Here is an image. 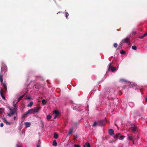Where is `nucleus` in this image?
<instances>
[{
    "mask_svg": "<svg viewBox=\"0 0 147 147\" xmlns=\"http://www.w3.org/2000/svg\"><path fill=\"white\" fill-rule=\"evenodd\" d=\"M7 67L4 64L2 65L1 72L0 73H1V75L3 76V75L5 76L6 74V71H7Z\"/></svg>",
    "mask_w": 147,
    "mask_h": 147,
    "instance_id": "nucleus-1",
    "label": "nucleus"
},
{
    "mask_svg": "<svg viewBox=\"0 0 147 147\" xmlns=\"http://www.w3.org/2000/svg\"><path fill=\"white\" fill-rule=\"evenodd\" d=\"M3 76L1 75V73H0V81L1 82L2 84H3V87L6 90H7V87L6 85V83L5 82L3 83Z\"/></svg>",
    "mask_w": 147,
    "mask_h": 147,
    "instance_id": "nucleus-2",
    "label": "nucleus"
},
{
    "mask_svg": "<svg viewBox=\"0 0 147 147\" xmlns=\"http://www.w3.org/2000/svg\"><path fill=\"white\" fill-rule=\"evenodd\" d=\"M5 91L3 90V89H1L0 91V95L2 98L4 100H5V96L4 93H5Z\"/></svg>",
    "mask_w": 147,
    "mask_h": 147,
    "instance_id": "nucleus-3",
    "label": "nucleus"
},
{
    "mask_svg": "<svg viewBox=\"0 0 147 147\" xmlns=\"http://www.w3.org/2000/svg\"><path fill=\"white\" fill-rule=\"evenodd\" d=\"M105 124V121L104 120H100L98 122V125L100 126H102Z\"/></svg>",
    "mask_w": 147,
    "mask_h": 147,
    "instance_id": "nucleus-4",
    "label": "nucleus"
},
{
    "mask_svg": "<svg viewBox=\"0 0 147 147\" xmlns=\"http://www.w3.org/2000/svg\"><path fill=\"white\" fill-rule=\"evenodd\" d=\"M38 111H34V113H37L38 112ZM33 111H28L26 113L24 114L23 115L22 117H24L28 114L33 113H33Z\"/></svg>",
    "mask_w": 147,
    "mask_h": 147,
    "instance_id": "nucleus-5",
    "label": "nucleus"
},
{
    "mask_svg": "<svg viewBox=\"0 0 147 147\" xmlns=\"http://www.w3.org/2000/svg\"><path fill=\"white\" fill-rule=\"evenodd\" d=\"M17 111H10V112L7 114L8 115L9 117L13 115L17 114Z\"/></svg>",
    "mask_w": 147,
    "mask_h": 147,
    "instance_id": "nucleus-6",
    "label": "nucleus"
},
{
    "mask_svg": "<svg viewBox=\"0 0 147 147\" xmlns=\"http://www.w3.org/2000/svg\"><path fill=\"white\" fill-rule=\"evenodd\" d=\"M137 127L136 125L132 126L131 127V130L133 132L136 131L137 130Z\"/></svg>",
    "mask_w": 147,
    "mask_h": 147,
    "instance_id": "nucleus-7",
    "label": "nucleus"
},
{
    "mask_svg": "<svg viewBox=\"0 0 147 147\" xmlns=\"http://www.w3.org/2000/svg\"><path fill=\"white\" fill-rule=\"evenodd\" d=\"M122 40L124 43H128L130 42L129 38L127 37L124 39Z\"/></svg>",
    "mask_w": 147,
    "mask_h": 147,
    "instance_id": "nucleus-8",
    "label": "nucleus"
},
{
    "mask_svg": "<svg viewBox=\"0 0 147 147\" xmlns=\"http://www.w3.org/2000/svg\"><path fill=\"white\" fill-rule=\"evenodd\" d=\"M13 109L10 108V110H16L17 109V107L14 101H13Z\"/></svg>",
    "mask_w": 147,
    "mask_h": 147,
    "instance_id": "nucleus-9",
    "label": "nucleus"
},
{
    "mask_svg": "<svg viewBox=\"0 0 147 147\" xmlns=\"http://www.w3.org/2000/svg\"><path fill=\"white\" fill-rule=\"evenodd\" d=\"M111 63H110L109 67V69L111 70L112 71H113L116 70V68L114 67L111 66Z\"/></svg>",
    "mask_w": 147,
    "mask_h": 147,
    "instance_id": "nucleus-10",
    "label": "nucleus"
},
{
    "mask_svg": "<svg viewBox=\"0 0 147 147\" xmlns=\"http://www.w3.org/2000/svg\"><path fill=\"white\" fill-rule=\"evenodd\" d=\"M3 121L4 123H5L7 125H10L11 124V123L8 122L5 118H3Z\"/></svg>",
    "mask_w": 147,
    "mask_h": 147,
    "instance_id": "nucleus-11",
    "label": "nucleus"
},
{
    "mask_svg": "<svg viewBox=\"0 0 147 147\" xmlns=\"http://www.w3.org/2000/svg\"><path fill=\"white\" fill-rule=\"evenodd\" d=\"M25 127H29L30 126L31 123L30 122H26L25 123Z\"/></svg>",
    "mask_w": 147,
    "mask_h": 147,
    "instance_id": "nucleus-12",
    "label": "nucleus"
},
{
    "mask_svg": "<svg viewBox=\"0 0 147 147\" xmlns=\"http://www.w3.org/2000/svg\"><path fill=\"white\" fill-rule=\"evenodd\" d=\"M114 133V130L112 129H110L109 130V133L110 135H112Z\"/></svg>",
    "mask_w": 147,
    "mask_h": 147,
    "instance_id": "nucleus-13",
    "label": "nucleus"
},
{
    "mask_svg": "<svg viewBox=\"0 0 147 147\" xmlns=\"http://www.w3.org/2000/svg\"><path fill=\"white\" fill-rule=\"evenodd\" d=\"M120 133L117 134L115 135L113 137L115 139H117L120 137Z\"/></svg>",
    "mask_w": 147,
    "mask_h": 147,
    "instance_id": "nucleus-14",
    "label": "nucleus"
},
{
    "mask_svg": "<svg viewBox=\"0 0 147 147\" xmlns=\"http://www.w3.org/2000/svg\"><path fill=\"white\" fill-rule=\"evenodd\" d=\"M127 138L129 140H133V138L132 136L129 135V134L127 135Z\"/></svg>",
    "mask_w": 147,
    "mask_h": 147,
    "instance_id": "nucleus-15",
    "label": "nucleus"
},
{
    "mask_svg": "<svg viewBox=\"0 0 147 147\" xmlns=\"http://www.w3.org/2000/svg\"><path fill=\"white\" fill-rule=\"evenodd\" d=\"M53 113L55 114V115L57 116H58L60 112L59 111H53Z\"/></svg>",
    "mask_w": 147,
    "mask_h": 147,
    "instance_id": "nucleus-16",
    "label": "nucleus"
},
{
    "mask_svg": "<svg viewBox=\"0 0 147 147\" xmlns=\"http://www.w3.org/2000/svg\"><path fill=\"white\" fill-rule=\"evenodd\" d=\"M26 93H24L23 95L20 96V97H19L18 102H19L23 98L24 96L25 95Z\"/></svg>",
    "mask_w": 147,
    "mask_h": 147,
    "instance_id": "nucleus-17",
    "label": "nucleus"
},
{
    "mask_svg": "<svg viewBox=\"0 0 147 147\" xmlns=\"http://www.w3.org/2000/svg\"><path fill=\"white\" fill-rule=\"evenodd\" d=\"M33 102L32 101H31L30 102V103H29V104H28L27 105V106L28 107H31L33 105Z\"/></svg>",
    "mask_w": 147,
    "mask_h": 147,
    "instance_id": "nucleus-18",
    "label": "nucleus"
},
{
    "mask_svg": "<svg viewBox=\"0 0 147 147\" xmlns=\"http://www.w3.org/2000/svg\"><path fill=\"white\" fill-rule=\"evenodd\" d=\"M73 129H71L69 131V132H68V134H67V135L68 136H69L71 134H72L73 133Z\"/></svg>",
    "mask_w": 147,
    "mask_h": 147,
    "instance_id": "nucleus-19",
    "label": "nucleus"
},
{
    "mask_svg": "<svg viewBox=\"0 0 147 147\" xmlns=\"http://www.w3.org/2000/svg\"><path fill=\"white\" fill-rule=\"evenodd\" d=\"M53 145L54 146H57V143L55 140H53Z\"/></svg>",
    "mask_w": 147,
    "mask_h": 147,
    "instance_id": "nucleus-20",
    "label": "nucleus"
},
{
    "mask_svg": "<svg viewBox=\"0 0 147 147\" xmlns=\"http://www.w3.org/2000/svg\"><path fill=\"white\" fill-rule=\"evenodd\" d=\"M54 138L55 139H57L58 138V135L57 134L55 133L54 134Z\"/></svg>",
    "mask_w": 147,
    "mask_h": 147,
    "instance_id": "nucleus-21",
    "label": "nucleus"
},
{
    "mask_svg": "<svg viewBox=\"0 0 147 147\" xmlns=\"http://www.w3.org/2000/svg\"><path fill=\"white\" fill-rule=\"evenodd\" d=\"M40 109H41L40 107H37V109H31L29 110H30V111H31V110H40Z\"/></svg>",
    "mask_w": 147,
    "mask_h": 147,
    "instance_id": "nucleus-22",
    "label": "nucleus"
},
{
    "mask_svg": "<svg viewBox=\"0 0 147 147\" xmlns=\"http://www.w3.org/2000/svg\"><path fill=\"white\" fill-rule=\"evenodd\" d=\"M47 102V101L45 99H43L42 101V103L43 105H45Z\"/></svg>",
    "mask_w": 147,
    "mask_h": 147,
    "instance_id": "nucleus-23",
    "label": "nucleus"
},
{
    "mask_svg": "<svg viewBox=\"0 0 147 147\" xmlns=\"http://www.w3.org/2000/svg\"><path fill=\"white\" fill-rule=\"evenodd\" d=\"M120 53L121 54H123L125 53V51L123 50H121Z\"/></svg>",
    "mask_w": 147,
    "mask_h": 147,
    "instance_id": "nucleus-24",
    "label": "nucleus"
},
{
    "mask_svg": "<svg viewBox=\"0 0 147 147\" xmlns=\"http://www.w3.org/2000/svg\"><path fill=\"white\" fill-rule=\"evenodd\" d=\"M132 49L134 50H136L137 49V47L136 46H133L132 47Z\"/></svg>",
    "mask_w": 147,
    "mask_h": 147,
    "instance_id": "nucleus-25",
    "label": "nucleus"
},
{
    "mask_svg": "<svg viewBox=\"0 0 147 147\" xmlns=\"http://www.w3.org/2000/svg\"><path fill=\"white\" fill-rule=\"evenodd\" d=\"M46 118L48 120L49 119L51 118V116L50 115H48L47 116Z\"/></svg>",
    "mask_w": 147,
    "mask_h": 147,
    "instance_id": "nucleus-26",
    "label": "nucleus"
},
{
    "mask_svg": "<svg viewBox=\"0 0 147 147\" xmlns=\"http://www.w3.org/2000/svg\"><path fill=\"white\" fill-rule=\"evenodd\" d=\"M65 16L66 18L67 19H68L67 18H68V16H69V14L67 12H66L65 13Z\"/></svg>",
    "mask_w": 147,
    "mask_h": 147,
    "instance_id": "nucleus-27",
    "label": "nucleus"
},
{
    "mask_svg": "<svg viewBox=\"0 0 147 147\" xmlns=\"http://www.w3.org/2000/svg\"><path fill=\"white\" fill-rule=\"evenodd\" d=\"M120 139L121 140H123L124 138H125V136H120Z\"/></svg>",
    "mask_w": 147,
    "mask_h": 147,
    "instance_id": "nucleus-28",
    "label": "nucleus"
},
{
    "mask_svg": "<svg viewBox=\"0 0 147 147\" xmlns=\"http://www.w3.org/2000/svg\"><path fill=\"white\" fill-rule=\"evenodd\" d=\"M85 145L86 146H87V147H91L89 143H86L85 144Z\"/></svg>",
    "mask_w": 147,
    "mask_h": 147,
    "instance_id": "nucleus-29",
    "label": "nucleus"
},
{
    "mask_svg": "<svg viewBox=\"0 0 147 147\" xmlns=\"http://www.w3.org/2000/svg\"><path fill=\"white\" fill-rule=\"evenodd\" d=\"M97 125H98V123L96 121H95L93 124V126H95Z\"/></svg>",
    "mask_w": 147,
    "mask_h": 147,
    "instance_id": "nucleus-30",
    "label": "nucleus"
},
{
    "mask_svg": "<svg viewBox=\"0 0 147 147\" xmlns=\"http://www.w3.org/2000/svg\"><path fill=\"white\" fill-rule=\"evenodd\" d=\"M117 44L116 43H115L114 44L113 46L115 48H116L117 47Z\"/></svg>",
    "mask_w": 147,
    "mask_h": 147,
    "instance_id": "nucleus-31",
    "label": "nucleus"
},
{
    "mask_svg": "<svg viewBox=\"0 0 147 147\" xmlns=\"http://www.w3.org/2000/svg\"><path fill=\"white\" fill-rule=\"evenodd\" d=\"M124 43L123 42V41L122 40L120 42V44L119 45V46H121L123 45V44Z\"/></svg>",
    "mask_w": 147,
    "mask_h": 147,
    "instance_id": "nucleus-32",
    "label": "nucleus"
},
{
    "mask_svg": "<svg viewBox=\"0 0 147 147\" xmlns=\"http://www.w3.org/2000/svg\"><path fill=\"white\" fill-rule=\"evenodd\" d=\"M26 99L27 100H30L31 99V98L30 96H27Z\"/></svg>",
    "mask_w": 147,
    "mask_h": 147,
    "instance_id": "nucleus-33",
    "label": "nucleus"
},
{
    "mask_svg": "<svg viewBox=\"0 0 147 147\" xmlns=\"http://www.w3.org/2000/svg\"><path fill=\"white\" fill-rule=\"evenodd\" d=\"M74 146L75 147H81V146L80 145L77 144H75Z\"/></svg>",
    "mask_w": 147,
    "mask_h": 147,
    "instance_id": "nucleus-34",
    "label": "nucleus"
},
{
    "mask_svg": "<svg viewBox=\"0 0 147 147\" xmlns=\"http://www.w3.org/2000/svg\"><path fill=\"white\" fill-rule=\"evenodd\" d=\"M136 34V32L135 31H133L132 32V34L134 35H135Z\"/></svg>",
    "mask_w": 147,
    "mask_h": 147,
    "instance_id": "nucleus-35",
    "label": "nucleus"
},
{
    "mask_svg": "<svg viewBox=\"0 0 147 147\" xmlns=\"http://www.w3.org/2000/svg\"><path fill=\"white\" fill-rule=\"evenodd\" d=\"M0 126L1 127H3V123H1L0 124Z\"/></svg>",
    "mask_w": 147,
    "mask_h": 147,
    "instance_id": "nucleus-36",
    "label": "nucleus"
},
{
    "mask_svg": "<svg viewBox=\"0 0 147 147\" xmlns=\"http://www.w3.org/2000/svg\"><path fill=\"white\" fill-rule=\"evenodd\" d=\"M144 37L143 35V36H141L139 37V38H140V39H142Z\"/></svg>",
    "mask_w": 147,
    "mask_h": 147,
    "instance_id": "nucleus-37",
    "label": "nucleus"
},
{
    "mask_svg": "<svg viewBox=\"0 0 147 147\" xmlns=\"http://www.w3.org/2000/svg\"><path fill=\"white\" fill-rule=\"evenodd\" d=\"M143 35L144 36V37H145L147 36V33H145Z\"/></svg>",
    "mask_w": 147,
    "mask_h": 147,
    "instance_id": "nucleus-38",
    "label": "nucleus"
},
{
    "mask_svg": "<svg viewBox=\"0 0 147 147\" xmlns=\"http://www.w3.org/2000/svg\"><path fill=\"white\" fill-rule=\"evenodd\" d=\"M5 109L3 108H0V111L1 110H4Z\"/></svg>",
    "mask_w": 147,
    "mask_h": 147,
    "instance_id": "nucleus-39",
    "label": "nucleus"
},
{
    "mask_svg": "<svg viewBox=\"0 0 147 147\" xmlns=\"http://www.w3.org/2000/svg\"><path fill=\"white\" fill-rule=\"evenodd\" d=\"M16 147H22V146L19 145V144H17L16 145Z\"/></svg>",
    "mask_w": 147,
    "mask_h": 147,
    "instance_id": "nucleus-40",
    "label": "nucleus"
},
{
    "mask_svg": "<svg viewBox=\"0 0 147 147\" xmlns=\"http://www.w3.org/2000/svg\"><path fill=\"white\" fill-rule=\"evenodd\" d=\"M57 116L56 115H55V116L54 117V119H55L57 117V116Z\"/></svg>",
    "mask_w": 147,
    "mask_h": 147,
    "instance_id": "nucleus-41",
    "label": "nucleus"
},
{
    "mask_svg": "<svg viewBox=\"0 0 147 147\" xmlns=\"http://www.w3.org/2000/svg\"><path fill=\"white\" fill-rule=\"evenodd\" d=\"M16 119V116H14L13 117V119L14 120H15Z\"/></svg>",
    "mask_w": 147,
    "mask_h": 147,
    "instance_id": "nucleus-42",
    "label": "nucleus"
},
{
    "mask_svg": "<svg viewBox=\"0 0 147 147\" xmlns=\"http://www.w3.org/2000/svg\"><path fill=\"white\" fill-rule=\"evenodd\" d=\"M145 102H147V97H146V99H145Z\"/></svg>",
    "mask_w": 147,
    "mask_h": 147,
    "instance_id": "nucleus-43",
    "label": "nucleus"
},
{
    "mask_svg": "<svg viewBox=\"0 0 147 147\" xmlns=\"http://www.w3.org/2000/svg\"><path fill=\"white\" fill-rule=\"evenodd\" d=\"M132 141H133V144H135L134 141V140H132Z\"/></svg>",
    "mask_w": 147,
    "mask_h": 147,
    "instance_id": "nucleus-44",
    "label": "nucleus"
},
{
    "mask_svg": "<svg viewBox=\"0 0 147 147\" xmlns=\"http://www.w3.org/2000/svg\"><path fill=\"white\" fill-rule=\"evenodd\" d=\"M37 147H40V146L37 145Z\"/></svg>",
    "mask_w": 147,
    "mask_h": 147,
    "instance_id": "nucleus-45",
    "label": "nucleus"
},
{
    "mask_svg": "<svg viewBox=\"0 0 147 147\" xmlns=\"http://www.w3.org/2000/svg\"><path fill=\"white\" fill-rule=\"evenodd\" d=\"M113 111H111V113H112V112H113Z\"/></svg>",
    "mask_w": 147,
    "mask_h": 147,
    "instance_id": "nucleus-46",
    "label": "nucleus"
},
{
    "mask_svg": "<svg viewBox=\"0 0 147 147\" xmlns=\"http://www.w3.org/2000/svg\"><path fill=\"white\" fill-rule=\"evenodd\" d=\"M125 81V82H126L127 81Z\"/></svg>",
    "mask_w": 147,
    "mask_h": 147,
    "instance_id": "nucleus-47",
    "label": "nucleus"
},
{
    "mask_svg": "<svg viewBox=\"0 0 147 147\" xmlns=\"http://www.w3.org/2000/svg\"><path fill=\"white\" fill-rule=\"evenodd\" d=\"M1 111H0V112Z\"/></svg>",
    "mask_w": 147,
    "mask_h": 147,
    "instance_id": "nucleus-48",
    "label": "nucleus"
}]
</instances>
